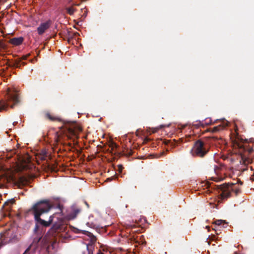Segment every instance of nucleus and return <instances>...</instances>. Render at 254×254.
<instances>
[{
	"label": "nucleus",
	"mask_w": 254,
	"mask_h": 254,
	"mask_svg": "<svg viewBox=\"0 0 254 254\" xmlns=\"http://www.w3.org/2000/svg\"><path fill=\"white\" fill-rule=\"evenodd\" d=\"M51 208L48 200L39 201L33 206L31 211L37 223L46 227L51 225L53 216L48 213Z\"/></svg>",
	"instance_id": "nucleus-1"
},
{
	"label": "nucleus",
	"mask_w": 254,
	"mask_h": 254,
	"mask_svg": "<svg viewBox=\"0 0 254 254\" xmlns=\"http://www.w3.org/2000/svg\"><path fill=\"white\" fill-rule=\"evenodd\" d=\"M7 98L6 101L0 102V111L5 110L8 106L13 108L14 105L19 102L18 95L15 89L11 90L8 88L6 90Z\"/></svg>",
	"instance_id": "nucleus-2"
},
{
	"label": "nucleus",
	"mask_w": 254,
	"mask_h": 254,
	"mask_svg": "<svg viewBox=\"0 0 254 254\" xmlns=\"http://www.w3.org/2000/svg\"><path fill=\"white\" fill-rule=\"evenodd\" d=\"M233 142V147L236 150L235 152L239 153L240 155L241 159L240 163H243L244 164H248L251 163V160L246 157V156L244 153L246 150L245 146L241 141H239V138H236Z\"/></svg>",
	"instance_id": "nucleus-3"
},
{
	"label": "nucleus",
	"mask_w": 254,
	"mask_h": 254,
	"mask_svg": "<svg viewBox=\"0 0 254 254\" xmlns=\"http://www.w3.org/2000/svg\"><path fill=\"white\" fill-rule=\"evenodd\" d=\"M207 152V150L205 148L204 143L200 140L195 143L190 151V153L192 156L200 157L204 156V155L206 154Z\"/></svg>",
	"instance_id": "nucleus-4"
},
{
	"label": "nucleus",
	"mask_w": 254,
	"mask_h": 254,
	"mask_svg": "<svg viewBox=\"0 0 254 254\" xmlns=\"http://www.w3.org/2000/svg\"><path fill=\"white\" fill-rule=\"evenodd\" d=\"M234 185L233 184H223L220 186V190L219 193L221 198L224 199L229 197L232 190H234Z\"/></svg>",
	"instance_id": "nucleus-5"
},
{
	"label": "nucleus",
	"mask_w": 254,
	"mask_h": 254,
	"mask_svg": "<svg viewBox=\"0 0 254 254\" xmlns=\"http://www.w3.org/2000/svg\"><path fill=\"white\" fill-rule=\"evenodd\" d=\"M1 239L5 243L12 241L15 238V234L13 229H8L1 233Z\"/></svg>",
	"instance_id": "nucleus-6"
},
{
	"label": "nucleus",
	"mask_w": 254,
	"mask_h": 254,
	"mask_svg": "<svg viewBox=\"0 0 254 254\" xmlns=\"http://www.w3.org/2000/svg\"><path fill=\"white\" fill-rule=\"evenodd\" d=\"M56 229L54 227L52 228L50 230L47 232L43 239L45 243H52V247H53L55 244V242H53V240L56 235Z\"/></svg>",
	"instance_id": "nucleus-7"
},
{
	"label": "nucleus",
	"mask_w": 254,
	"mask_h": 254,
	"mask_svg": "<svg viewBox=\"0 0 254 254\" xmlns=\"http://www.w3.org/2000/svg\"><path fill=\"white\" fill-rule=\"evenodd\" d=\"M50 25V22L47 21L41 23L40 26L37 28V31L39 35L43 34L45 31L48 29Z\"/></svg>",
	"instance_id": "nucleus-8"
},
{
	"label": "nucleus",
	"mask_w": 254,
	"mask_h": 254,
	"mask_svg": "<svg viewBox=\"0 0 254 254\" xmlns=\"http://www.w3.org/2000/svg\"><path fill=\"white\" fill-rule=\"evenodd\" d=\"M228 125V121L224 120L222 121V123L221 124L218 125V126L215 127L213 128V131H218L220 130L223 129L224 128H225Z\"/></svg>",
	"instance_id": "nucleus-9"
},
{
	"label": "nucleus",
	"mask_w": 254,
	"mask_h": 254,
	"mask_svg": "<svg viewBox=\"0 0 254 254\" xmlns=\"http://www.w3.org/2000/svg\"><path fill=\"white\" fill-rule=\"evenodd\" d=\"M37 247V243H32L25 251L23 254H34Z\"/></svg>",
	"instance_id": "nucleus-10"
},
{
	"label": "nucleus",
	"mask_w": 254,
	"mask_h": 254,
	"mask_svg": "<svg viewBox=\"0 0 254 254\" xmlns=\"http://www.w3.org/2000/svg\"><path fill=\"white\" fill-rule=\"evenodd\" d=\"M23 39L22 37L14 38L10 40V43L12 45L18 46L20 45L23 42Z\"/></svg>",
	"instance_id": "nucleus-11"
},
{
	"label": "nucleus",
	"mask_w": 254,
	"mask_h": 254,
	"mask_svg": "<svg viewBox=\"0 0 254 254\" xmlns=\"http://www.w3.org/2000/svg\"><path fill=\"white\" fill-rule=\"evenodd\" d=\"M14 202L15 200L13 198L9 199L7 200L6 202H5L4 204H3V206L7 211H9L11 206H12V204H14Z\"/></svg>",
	"instance_id": "nucleus-12"
},
{
	"label": "nucleus",
	"mask_w": 254,
	"mask_h": 254,
	"mask_svg": "<svg viewBox=\"0 0 254 254\" xmlns=\"http://www.w3.org/2000/svg\"><path fill=\"white\" fill-rule=\"evenodd\" d=\"M29 162V160H27L24 163L18 165V170L22 171L23 170L27 169V167H28V163Z\"/></svg>",
	"instance_id": "nucleus-13"
},
{
	"label": "nucleus",
	"mask_w": 254,
	"mask_h": 254,
	"mask_svg": "<svg viewBox=\"0 0 254 254\" xmlns=\"http://www.w3.org/2000/svg\"><path fill=\"white\" fill-rule=\"evenodd\" d=\"M66 10L67 12L70 15H72L75 11V9L73 6L67 7Z\"/></svg>",
	"instance_id": "nucleus-14"
},
{
	"label": "nucleus",
	"mask_w": 254,
	"mask_h": 254,
	"mask_svg": "<svg viewBox=\"0 0 254 254\" xmlns=\"http://www.w3.org/2000/svg\"><path fill=\"white\" fill-rule=\"evenodd\" d=\"M215 224L218 226H220L221 225H227L226 222L222 220H217L215 221Z\"/></svg>",
	"instance_id": "nucleus-15"
},
{
	"label": "nucleus",
	"mask_w": 254,
	"mask_h": 254,
	"mask_svg": "<svg viewBox=\"0 0 254 254\" xmlns=\"http://www.w3.org/2000/svg\"><path fill=\"white\" fill-rule=\"evenodd\" d=\"M68 131L71 135L76 136V135H77V130L76 129H73L71 128H69Z\"/></svg>",
	"instance_id": "nucleus-16"
},
{
	"label": "nucleus",
	"mask_w": 254,
	"mask_h": 254,
	"mask_svg": "<svg viewBox=\"0 0 254 254\" xmlns=\"http://www.w3.org/2000/svg\"><path fill=\"white\" fill-rule=\"evenodd\" d=\"M222 180L223 179L222 178H213V180L216 182H219Z\"/></svg>",
	"instance_id": "nucleus-17"
},
{
	"label": "nucleus",
	"mask_w": 254,
	"mask_h": 254,
	"mask_svg": "<svg viewBox=\"0 0 254 254\" xmlns=\"http://www.w3.org/2000/svg\"><path fill=\"white\" fill-rule=\"evenodd\" d=\"M75 5L78 6V5H79V3H72L71 4V6H75Z\"/></svg>",
	"instance_id": "nucleus-18"
},
{
	"label": "nucleus",
	"mask_w": 254,
	"mask_h": 254,
	"mask_svg": "<svg viewBox=\"0 0 254 254\" xmlns=\"http://www.w3.org/2000/svg\"><path fill=\"white\" fill-rule=\"evenodd\" d=\"M79 210H78V209H76V210H75L76 214H77V213H79Z\"/></svg>",
	"instance_id": "nucleus-19"
},
{
	"label": "nucleus",
	"mask_w": 254,
	"mask_h": 254,
	"mask_svg": "<svg viewBox=\"0 0 254 254\" xmlns=\"http://www.w3.org/2000/svg\"><path fill=\"white\" fill-rule=\"evenodd\" d=\"M27 57H28V55H27V56H24V57H23V59L24 60H25V59H26L27 58Z\"/></svg>",
	"instance_id": "nucleus-20"
},
{
	"label": "nucleus",
	"mask_w": 254,
	"mask_h": 254,
	"mask_svg": "<svg viewBox=\"0 0 254 254\" xmlns=\"http://www.w3.org/2000/svg\"><path fill=\"white\" fill-rule=\"evenodd\" d=\"M78 130L79 131H81V128L80 127H78Z\"/></svg>",
	"instance_id": "nucleus-21"
},
{
	"label": "nucleus",
	"mask_w": 254,
	"mask_h": 254,
	"mask_svg": "<svg viewBox=\"0 0 254 254\" xmlns=\"http://www.w3.org/2000/svg\"><path fill=\"white\" fill-rule=\"evenodd\" d=\"M206 228L208 229V231H209L210 227L209 226H206Z\"/></svg>",
	"instance_id": "nucleus-22"
},
{
	"label": "nucleus",
	"mask_w": 254,
	"mask_h": 254,
	"mask_svg": "<svg viewBox=\"0 0 254 254\" xmlns=\"http://www.w3.org/2000/svg\"><path fill=\"white\" fill-rule=\"evenodd\" d=\"M97 254H103V253H102L101 252H99Z\"/></svg>",
	"instance_id": "nucleus-23"
},
{
	"label": "nucleus",
	"mask_w": 254,
	"mask_h": 254,
	"mask_svg": "<svg viewBox=\"0 0 254 254\" xmlns=\"http://www.w3.org/2000/svg\"><path fill=\"white\" fill-rule=\"evenodd\" d=\"M40 238H39V239L38 240V241H37V243L40 241Z\"/></svg>",
	"instance_id": "nucleus-24"
},
{
	"label": "nucleus",
	"mask_w": 254,
	"mask_h": 254,
	"mask_svg": "<svg viewBox=\"0 0 254 254\" xmlns=\"http://www.w3.org/2000/svg\"><path fill=\"white\" fill-rule=\"evenodd\" d=\"M86 205H87V206H88V204H87L86 202Z\"/></svg>",
	"instance_id": "nucleus-25"
}]
</instances>
